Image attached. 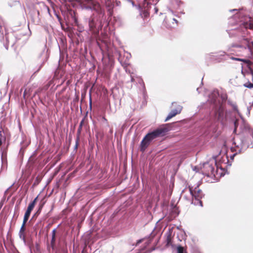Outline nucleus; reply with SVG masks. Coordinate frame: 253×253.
<instances>
[{"instance_id": "obj_1", "label": "nucleus", "mask_w": 253, "mask_h": 253, "mask_svg": "<svg viewBox=\"0 0 253 253\" xmlns=\"http://www.w3.org/2000/svg\"><path fill=\"white\" fill-rule=\"evenodd\" d=\"M91 30H112L120 26L119 17H89L87 19Z\"/></svg>"}, {"instance_id": "obj_2", "label": "nucleus", "mask_w": 253, "mask_h": 253, "mask_svg": "<svg viewBox=\"0 0 253 253\" xmlns=\"http://www.w3.org/2000/svg\"><path fill=\"white\" fill-rule=\"evenodd\" d=\"M222 101L219 99V94L217 89L213 90L209 95L208 102L211 104L212 113L215 118L219 121H223L224 120V108L222 102L225 101L226 97H221Z\"/></svg>"}, {"instance_id": "obj_3", "label": "nucleus", "mask_w": 253, "mask_h": 253, "mask_svg": "<svg viewBox=\"0 0 253 253\" xmlns=\"http://www.w3.org/2000/svg\"><path fill=\"white\" fill-rule=\"evenodd\" d=\"M243 131L248 133L247 136H244L240 138V142L239 144H236L235 142H233L235 147L242 149L243 150H246L247 148H253V129H252L249 124L244 123L241 126Z\"/></svg>"}, {"instance_id": "obj_4", "label": "nucleus", "mask_w": 253, "mask_h": 253, "mask_svg": "<svg viewBox=\"0 0 253 253\" xmlns=\"http://www.w3.org/2000/svg\"><path fill=\"white\" fill-rule=\"evenodd\" d=\"M132 6L135 7L139 12L140 16H150L151 14L153 15L157 13L158 8L155 5L151 4L146 0H144L143 5L141 6L140 4H135L132 0H130Z\"/></svg>"}, {"instance_id": "obj_5", "label": "nucleus", "mask_w": 253, "mask_h": 253, "mask_svg": "<svg viewBox=\"0 0 253 253\" xmlns=\"http://www.w3.org/2000/svg\"><path fill=\"white\" fill-rule=\"evenodd\" d=\"M213 160L212 163L210 162H207L203 165V172L208 177H211L212 176H215L217 174V170H215L214 166H216V169H220L224 172L225 169H223L219 166V163H217V158L218 156H213L212 157Z\"/></svg>"}, {"instance_id": "obj_6", "label": "nucleus", "mask_w": 253, "mask_h": 253, "mask_svg": "<svg viewBox=\"0 0 253 253\" xmlns=\"http://www.w3.org/2000/svg\"><path fill=\"white\" fill-rule=\"evenodd\" d=\"M0 34L1 41L4 40V37L5 38L6 43L4 44V46L6 49H8V45L13 46L16 42V40L20 39V38L18 37L17 35H14L13 33L9 34L4 23H0Z\"/></svg>"}, {"instance_id": "obj_7", "label": "nucleus", "mask_w": 253, "mask_h": 253, "mask_svg": "<svg viewBox=\"0 0 253 253\" xmlns=\"http://www.w3.org/2000/svg\"><path fill=\"white\" fill-rule=\"evenodd\" d=\"M79 6L82 10L95 11L98 14H104L103 10L98 3L93 0H78Z\"/></svg>"}, {"instance_id": "obj_8", "label": "nucleus", "mask_w": 253, "mask_h": 253, "mask_svg": "<svg viewBox=\"0 0 253 253\" xmlns=\"http://www.w3.org/2000/svg\"><path fill=\"white\" fill-rule=\"evenodd\" d=\"M169 125V124L163 125L153 130L149 131L146 135L152 142L154 139L157 138L163 137L165 136L169 130V128L167 126Z\"/></svg>"}, {"instance_id": "obj_9", "label": "nucleus", "mask_w": 253, "mask_h": 253, "mask_svg": "<svg viewBox=\"0 0 253 253\" xmlns=\"http://www.w3.org/2000/svg\"><path fill=\"white\" fill-rule=\"evenodd\" d=\"M198 185L194 189H193L192 187H189V191L192 198L191 203L196 206L200 205L202 207L203 204L201 199L204 196V194L201 190L198 189Z\"/></svg>"}, {"instance_id": "obj_10", "label": "nucleus", "mask_w": 253, "mask_h": 253, "mask_svg": "<svg viewBox=\"0 0 253 253\" xmlns=\"http://www.w3.org/2000/svg\"><path fill=\"white\" fill-rule=\"evenodd\" d=\"M96 42L102 51L106 50L109 53L110 52L112 43L108 40L107 37H105L103 39L100 38L97 39Z\"/></svg>"}, {"instance_id": "obj_11", "label": "nucleus", "mask_w": 253, "mask_h": 253, "mask_svg": "<svg viewBox=\"0 0 253 253\" xmlns=\"http://www.w3.org/2000/svg\"><path fill=\"white\" fill-rule=\"evenodd\" d=\"M178 21L173 17H165L163 21V25L168 29L174 28L177 26Z\"/></svg>"}, {"instance_id": "obj_12", "label": "nucleus", "mask_w": 253, "mask_h": 253, "mask_svg": "<svg viewBox=\"0 0 253 253\" xmlns=\"http://www.w3.org/2000/svg\"><path fill=\"white\" fill-rule=\"evenodd\" d=\"M151 142L150 139L145 135L140 142L139 145L140 151L142 152H145Z\"/></svg>"}, {"instance_id": "obj_13", "label": "nucleus", "mask_w": 253, "mask_h": 253, "mask_svg": "<svg viewBox=\"0 0 253 253\" xmlns=\"http://www.w3.org/2000/svg\"><path fill=\"white\" fill-rule=\"evenodd\" d=\"M182 109V107L181 106L177 105L176 108L171 110L169 113L167 117L166 118L165 122H166L168 121L169 119L175 116L177 114H179L181 112Z\"/></svg>"}, {"instance_id": "obj_14", "label": "nucleus", "mask_w": 253, "mask_h": 253, "mask_svg": "<svg viewBox=\"0 0 253 253\" xmlns=\"http://www.w3.org/2000/svg\"><path fill=\"white\" fill-rule=\"evenodd\" d=\"M226 55V53L223 51H219L217 52H211L210 53L207 54L206 55V58H209L210 56H213L221 59H223V57ZM224 59H226V58H224Z\"/></svg>"}, {"instance_id": "obj_15", "label": "nucleus", "mask_w": 253, "mask_h": 253, "mask_svg": "<svg viewBox=\"0 0 253 253\" xmlns=\"http://www.w3.org/2000/svg\"><path fill=\"white\" fill-rule=\"evenodd\" d=\"M227 103L229 105H230L233 109V111L235 112V113H236V114L242 119L243 121V124H244L245 122V120L244 118L243 117L241 114L240 113V112L238 110V107L235 103L233 102L230 100H228L227 101Z\"/></svg>"}, {"instance_id": "obj_16", "label": "nucleus", "mask_w": 253, "mask_h": 253, "mask_svg": "<svg viewBox=\"0 0 253 253\" xmlns=\"http://www.w3.org/2000/svg\"><path fill=\"white\" fill-rule=\"evenodd\" d=\"M26 222H23V223H22V225L20 228V231H19V238L22 240V241H23V242L26 244V237H25V234H24V232H25V225H26Z\"/></svg>"}, {"instance_id": "obj_17", "label": "nucleus", "mask_w": 253, "mask_h": 253, "mask_svg": "<svg viewBox=\"0 0 253 253\" xmlns=\"http://www.w3.org/2000/svg\"><path fill=\"white\" fill-rule=\"evenodd\" d=\"M34 208L32 207L31 206L28 205L27 209L25 213L24 218H23V222H27L28 220L29 217L30 216L31 211L33 210Z\"/></svg>"}, {"instance_id": "obj_18", "label": "nucleus", "mask_w": 253, "mask_h": 253, "mask_svg": "<svg viewBox=\"0 0 253 253\" xmlns=\"http://www.w3.org/2000/svg\"><path fill=\"white\" fill-rule=\"evenodd\" d=\"M106 8L109 13V16H112L114 13V9L115 8L114 4L112 3L111 1L107 2Z\"/></svg>"}, {"instance_id": "obj_19", "label": "nucleus", "mask_w": 253, "mask_h": 253, "mask_svg": "<svg viewBox=\"0 0 253 253\" xmlns=\"http://www.w3.org/2000/svg\"><path fill=\"white\" fill-rule=\"evenodd\" d=\"M238 149H236L235 147H231V151L232 152H235L233 154L230 156V159L232 160H234V157L238 154L242 153V149L238 148Z\"/></svg>"}, {"instance_id": "obj_20", "label": "nucleus", "mask_w": 253, "mask_h": 253, "mask_svg": "<svg viewBox=\"0 0 253 253\" xmlns=\"http://www.w3.org/2000/svg\"><path fill=\"white\" fill-rule=\"evenodd\" d=\"M131 57V55L130 54H129L128 53H127V56L126 57V59L125 61H123L121 59H120V58H119V60H120V63H121V64L125 66V67H126L127 65H129V63L128 62L129 59H130Z\"/></svg>"}, {"instance_id": "obj_21", "label": "nucleus", "mask_w": 253, "mask_h": 253, "mask_svg": "<svg viewBox=\"0 0 253 253\" xmlns=\"http://www.w3.org/2000/svg\"><path fill=\"white\" fill-rule=\"evenodd\" d=\"M6 156H7V148L2 149H1V160L2 164L3 163L4 161H6ZM2 167V166H1Z\"/></svg>"}, {"instance_id": "obj_22", "label": "nucleus", "mask_w": 253, "mask_h": 253, "mask_svg": "<svg viewBox=\"0 0 253 253\" xmlns=\"http://www.w3.org/2000/svg\"><path fill=\"white\" fill-rule=\"evenodd\" d=\"M44 203L40 204L39 206V208L37 210V211L35 212V213L33 215L32 218H37V217L41 213L43 207Z\"/></svg>"}, {"instance_id": "obj_23", "label": "nucleus", "mask_w": 253, "mask_h": 253, "mask_svg": "<svg viewBox=\"0 0 253 253\" xmlns=\"http://www.w3.org/2000/svg\"><path fill=\"white\" fill-rule=\"evenodd\" d=\"M230 58L234 60L243 61L244 63H246L248 66L251 65V64L252 63V62L251 61H250L249 60H247V59H241V58H236V57H230Z\"/></svg>"}, {"instance_id": "obj_24", "label": "nucleus", "mask_w": 253, "mask_h": 253, "mask_svg": "<svg viewBox=\"0 0 253 253\" xmlns=\"http://www.w3.org/2000/svg\"><path fill=\"white\" fill-rule=\"evenodd\" d=\"M50 246L53 250L56 249V236H51Z\"/></svg>"}, {"instance_id": "obj_25", "label": "nucleus", "mask_w": 253, "mask_h": 253, "mask_svg": "<svg viewBox=\"0 0 253 253\" xmlns=\"http://www.w3.org/2000/svg\"><path fill=\"white\" fill-rule=\"evenodd\" d=\"M30 20L36 25L40 24V17H30Z\"/></svg>"}, {"instance_id": "obj_26", "label": "nucleus", "mask_w": 253, "mask_h": 253, "mask_svg": "<svg viewBox=\"0 0 253 253\" xmlns=\"http://www.w3.org/2000/svg\"><path fill=\"white\" fill-rule=\"evenodd\" d=\"M51 84V81H49L47 84L44 85L42 88H39L37 92H42V90H46L49 87Z\"/></svg>"}, {"instance_id": "obj_27", "label": "nucleus", "mask_w": 253, "mask_h": 253, "mask_svg": "<svg viewBox=\"0 0 253 253\" xmlns=\"http://www.w3.org/2000/svg\"><path fill=\"white\" fill-rule=\"evenodd\" d=\"M100 122L102 125L106 127H109V124L108 123V122L107 120L105 118V117L102 116L101 118Z\"/></svg>"}, {"instance_id": "obj_28", "label": "nucleus", "mask_w": 253, "mask_h": 253, "mask_svg": "<svg viewBox=\"0 0 253 253\" xmlns=\"http://www.w3.org/2000/svg\"><path fill=\"white\" fill-rule=\"evenodd\" d=\"M58 19V21L60 22V24H61V26L62 27H63V23H62V19H63V18H64L66 23V24L67 25H69V23L68 22V20L69 18V17H56Z\"/></svg>"}, {"instance_id": "obj_29", "label": "nucleus", "mask_w": 253, "mask_h": 253, "mask_svg": "<svg viewBox=\"0 0 253 253\" xmlns=\"http://www.w3.org/2000/svg\"><path fill=\"white\" fill-rule=\"evenodd\" d=\"M240 10H241L240 9H232L229 10V11L231 14H232V16H235V15L237 14L238 12H240Z\"/></svg>"}, {"instance_id": "obj_30", "label": "nucleus", "mask_w": 253, "mask_h": 253, "mask_svg": "<svg viewBox=\"0 0 253 253\" xmlns=\"http://www.w3.org/2000/svg\"><path fill=\"white\" fill-rule=\"evenodd\" d=\"M177 252V253H184V249L181 245H178L176 247Z\"/></svg>"}, {"instance_id": "obj_31", "label": "nucleus", "mask_w": 253, "mask_h": 253, "mask_svg": "<svg viewBox=\"0 0 253 253\" xmlns=\"http://www.w3.org/2000/svg\"><path fill=\"white\" fill-rule=\"evenodd\" d=\"M84 124V119H83L80 123L79 126L78 128V133L80 134L82 131L83 126Z\"/></svg>"}, {"instance_id": "obj_32", "label": "nucleus", "mask_w": 253, "mask_h": 253, "mask_svg": "<svg viewBox=\"0 0 253 253\" xmlns=\"http://www.w3.org/2000/svg\"><path fill=\"white\" fill-rule=\"evenodd\" d=\"M248 49L252 51L253 50V42H248L247 45Z\"/></svg>"}, {"instance_id": "obj_33", "label": "nucleus", "mask_w": 253, "mask_h": 253, "mask_svg": "<svg viewBox=\"0 0 253 253\" xmlns=\"http://www.w3.org/2000/svg\"><path fill=\"white\" fill-rule=\"evenodd\" d=\"M244 86L247 87L248 88H253V84L250 82H248L246 84H244Z\"/></svg>"}, {"instance_id": "obj_34", "label": "nucleus", "mask_w": 253, "mask_h": 253, "mask_svg": "<svg viewBox=\"0 0 253 253\" xmlns=\"http://www.w3.org/2000/svg\"><path fill=\"white\" fill-rule=\"evenodd\" d=\"M233 123L234 127L237 128L239 125V119L236 118V114L235 115V119Z\"/></svg>"}, {"instance_id": "obj_35", "label": "nucleus", "mask_w": 253, "mask_h": 253, "mask_svg": "<svg viewBox=\"0 0 253 253\" xmlns=\"http://www.w3.org/2000/svg\"><path fill=\"white\" fill-rule=\"evenodd\" d=\"M38 196H37L35 199L34 200L31 202L30 204H29V206H31L33 208H34L35 207V206L36 204V202H37V199H38Z\"/></svg>"}, {"instance_id": "obj_36", "label": "nucleus", "mask_w": 253, "mask_h": 253, "mask_svg": "<svg viewBox=\"0 0 253 253\" xmlns=\"http://www.w3.org/2000/svg\"><path fill=\"white\" fill-rule=\"evenodd\" d=\"M42 10L50 15V13H49V8L47 6H43Z\"/></svg>"}, {"instance_id": "obj_37", "label": "nucleus", "mask_w": 253, "mask_h": 253, "mask_svg": "<svg viewBox=\"0 0 253 253\" xmlns=\"http://www.w3.org/2000/svg\"><path fill=\"white\" fill-rule=\"evenodd\" d=\"M71 17L72 18V20H73V22L75 24V25L78 26V21L77 17L74 16V17Z\"/></svg>"}, {"instance_id": "obj_38", "label": "nucleus", "mask_w": 253, "mask_h": 253, "mask_svg": "<svg viewBox=\"0 0 253 253\" xmlns=\"http://www.w3.org/2000/svg\"><path fill=\"white\" fill-rule=\"evenodd\" d=\"M58 47H59V52H60V58H61V57L62 58L64 57V54H63V50L61 49V47H60V46L58 44Z\"/></svg>"}, {"instance_id": "obj_39", "label": "nucleus", "mask_w": 253, "mask_h": 253, "mask_svg": "<svg viewBox=\"0 0 253 253\" xmlns=\"http://www.w3.org/2000/svg\"><path fill=\"white\" fill-rule=\"evenodd\" d=\"M253 65V63L252 62L251 65L248 66L249 67V70L250 71L251 74L253 77V69L251 68V66Z\"/></svg>"}, {"instance_id": "obj_40", "label": "nucleus", "mask_w": 253, "mask_h": 253, "mask_svg": "<svg viewBox=\"0 0 253 253\" xmlns=\"http://www.w3.org/2000/svg\"><path fill=\"white\" fill-rule=\"evenodd\" d=\"M79 137H78V138H77L76 141V144H75V146L74 147L75 149H77L78 148V145H79Z\"/></svg>"}, {"instance_id": "obj_41", "label": "nucleus", "mask_w": 253, "mask_h": 253, "mask_svg": "<svg viewBox=\"0 0 253 253\" xmlns=\"http://www.w3.org/2000/svg\"><path fill=\"white\" fill-rule=\"evenodd\" d=\"M56 228H54L51 232V236H56Z\"/></svg>"}, {"instance_id": "obj_42", "label": "nucleus", "mask_w": 253, "mask_h": 253, "mask_svg": "<svg viewBox=\"0 0 253 253\" xmlns=\"http://www.w3.org/2000/svg\"><path fill=\"white\" fill-rule=\"evenodd\" d=\"M228 156H226L225 157V159H226V160L227 161V163L228 164V166H229V167H230V166H231V165H232V164H231V163L229 162V160H228Z\"/></svg>"}, {"instance_id": "obj_43", "label": "nucleus", "mask_w": 253, "mask_h": 253, "mask_svg": "<svg viewBox=\"0 0 253 253\" xmlns=\"http://www.w3.org/2000/svg\"><path fill=\"white\" fill-rule=\"evenodd\" d=\"M232 47L239 48V47H242L243 46L240 44H235L232 45Z\"/></svg>"}, {"instance_id": "obj_44", "label": "nucleus", "mask_w": 253, "mask_h": 253, "mask_svg": "<svg viewBox=\"0 0 253 253\" xmlns=\"http://www.w3.org/2000/svg\"><path fill=\"white\" fill-rule=\"evenodd\" d=\"M91 106H92V103H91V95H90V98H89V108L90 109H91Z\"/></svg>"}, {"instance_id": "obj_45", "label": "nucleus", "mask_w": 253, "mask_h": 253, "mask_svg": "<svg viewBox=\"0 0 253 253\" xmlns=\"http://www.w3.org/2000/svg\"><path fill=\"white\" fill-rule=\"evenodd\" d=\"M44 63V61H43L42 62V63L41 64L40 66L39 67V69L37 70V72H38L41 69V68L43 66Z\"/></svg>"}, {"instance_id": "obj_46", "label": "nucleus", "mask_w": 253, "mask_h": 253, "mask_svg": "<svg viewBox=\"0 0 253 253\" xmlns=\"http://www.w3.org/2000/svg\"><path fill=\"white\" fill-rule=\"evenodd\" d=\"M130 82H134V77L132 76V75H130Z\"/></svg>"}, {"instance_id": "obj_47", "label": "nucleus", "mask_w": 253, "mask_h": 253, "mask_svg": "<svg viewBox=\"0 0 253 253\" xmlns=\"http://www.w3.org/2000/svg\"><path fill=\"white\" fill-rule=\"evenodd\" d=\"M115 1H116V5L117 6H119L120 4H121V2L119 1H117V0H115Z\"/></svg>"}, {"instance_id": "obj_48", "label": "nucleus", "mask_w": 253, "mask_h": 253, "mask_svg": "<svg viewBox=\"0 0 253 253\" xmlns=\"http://www.w3.org/2000/svg\"><path fill=\"white\" fill-rule=\"evenodd\" d=\"M142 241V239H139L136 242V245H139L140 243H141Z\"/></svg>"}, {"instance_id": "obj_49", "label": "nucleus", "mask_w": 253, "mask_h": 253, "mask_svg": "<svg viewBox=\"0 0 253 253\" xmlns=\"http://www.w3.org/2000/svg\"><path fill=\"white\" fill-rule=\"evenodd\" d=\"M237 128L234 127V130H233V133H235V134L236 133V132H237Z\"/></svg>"}, {"instance_id": "obj_50", "label": "nucleus", "mask_w": 253, "mask_h": 253, "mask_svg": "<svg viewBox=\"0 0 253 253\" xmlns=\"http://www.w3.org/2000/svg\"><path fill=\"white\" fill-rule=\"evenodd\" d=\"M60 41H61V42L62 43V44H63V45L64 46V40L61 39Z\"/></svg>"}, {"instance_id": "obj_51", "label": "nucleus", "mask_w": 253, "mask_h": 253, "mask_svg": "<svg viewBox=\"0 0 253 253\" xmlns=\"http://www.w3.org/2000/svg\"><path fill=\"white\" fill-rule=\"evenodd\" d=\"M225 160H220L219 162V163H222L224 162L225 161Z\"/></svg>"}, {"instance_id": "obj_52", "label": "nucleus", "mask_w": 253, "mask_h": 253, "mask_svg": "<svg viewBox=\"0 0 253 253\" xmlns=\"http://www.w3.org/2000/svg\"><path fill=\"white\" fill-rule=\"evenodd\" d=\"M26 90H25L24 93H23V98H25V96H26Z\"/></svg>"}, {"instance_id": "obj_53", "label": "nucleus", "mask_w": 253, "mask_h": 253, "mask_svg": "<svg viewBox=\"0 0 253 253\" xmlns=\"http://www.w3.org/2000/svg\"><path fill=\"white\" fill-rule=\"evenodd\" d=\"M197 91L199 93L200 92V88L199 87H198L197 88Z\"/></svg>"}, {"instance_id": "obj_54", "label": "nucleus", "mask_w": 253, "mask_h": 253, "mask_svg": "<svg viewBox=\"0 0 253 253\" xmlns=\"http://www.w3.org/2000/svg\"><path fill=\"white\" fill-rule=\"evenodd\" d=\"M110 133H113V129L112 128H111L110 130Z\"/></svg>"}, {"instance_id": "obj_55", "label": "nucleus", "mask_w": 253, "mask_h": 253, "mask_svg": "<svg viewBox=\"0 0 253 253\" xmlns=\"http://www.w3.org/2000/svg\"><path fill=\"white\" fill-rule=\"evenodd\" d=\"M82 253H85V252L84 249L82 251Z\"/></svg>"}, {"instance_id": "obj_56", "label": "nucleus", "mask_w": 253, "mask_h": 253, "mask_svg": "<svg viewBox=\"0 0 253 253\" xmlns=\"http://www.w3.org/2000/svg\"><path fill=\"white\" fill-rule=\"evenodd\" d=\"M65 88H63V89H62V90H61V92H63L64 91H65Z\"/></svg>"}, {"instance_id": "obj_57", "label": "nucleus", "mask_w": 253, "mask_h": 253, "mask_svg": "<svg viewBox=\"0 0 253 253\" xmlns=\"http://www.w3.org/2000/svg\"><path fill=\"white\" fill-rule=\"evenodd\" d=\"M22 148H21L20 150V153H21L22 152Z\"/></svg>"}, {"instance_id": "obj_58", "label": "nucleus", "mask_w": 253, "mask_h": 253, "mask_svg": "<svg viewBox=\"0 0 253 253\" xmlns=\"http://www.w3.org/2000/svg\"><path fill=\"white\" fill-rule=\"evenodd\" d=\"M248 110L249 113H250V110H249V108H248Z\"/></svg>"}, {"instance_id": "obj_59", "label": "nucleus", "mask_w": 253, "mask_h": 253, "mask_svg": "<svg viewBox=\"0 0 253 253\" xmlns=\"http://www.w3.org/2000/svg\"><path fill=\"white\" fill-rule=\"evenodd\" d=\"M112 1V2H114L115 0H111Z\"/></svg>"}, {"instance_id": "obj_60", "label": "nucleus", "mask_w": 253, "mask_h": 253, "mask_svg": "<svg viewBox=\"0 0 253 253\" xmlns=\"http://www.w3.org/2000/svg\"><path fill=\"white\" fill-rule=\"evenodd\" d=\"M152 234H153L152 233H151V234L150 235V236H152Z\"/></svg>"}, {"instance_id": "obj_61", "label": "nucleus", "mask_w": 253, "mask_h": 253, "mask_svg": "<svg viewBox=\"0 0 253 253\" xmlns=\"http://www.w3.org/2000/svg\"><path fill=\"white\" fill-rule=\"evenodd\" d=\"M15 30H13V29H12V31H13V32H14Z\"/></svg>"}, {"instance_id": "obj_62", "label": "nucleus", "mask_w": 253, "mask_h": 253, "mask_svg": "<svg viewBox=\"0 0 253 253\" xmlns=\"http://www.w3.org/2000/svg\"><path fill=\"white\" fill-rule=\"evenodd\" d=\"M60 225V224L58 225V226H57V228L59 227Z\"/></svg>"}, {"instance_id": "obj_63", "label": "nucleus", "mask_w": 253, "mask_h": 253, "mask_svg": "<svg viewBox=\"0 0 253 253\" xmlns=\"http://www.w3.org/2000/svg\"><path fill=\"white\" fill-rule=\"evenodd\" d=\"M252 106H253V102H252Z\"/></svg>"}]
</instances>
